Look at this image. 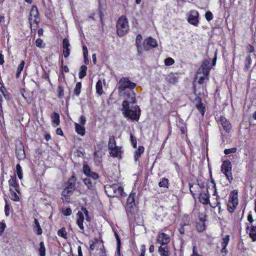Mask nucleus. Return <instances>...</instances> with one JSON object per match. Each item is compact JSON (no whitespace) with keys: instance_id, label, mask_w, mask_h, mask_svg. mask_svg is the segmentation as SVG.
<instances>
[{"instance_id":"14","label":"nucleus","mask_w":256,"mask_h":256,"mask_svg":"<svg viewBox=\"0 0 256 256\" xmlns=\"http://www.w3.org/2000/svg\"><path fill=\"white\" fill-rule=\"evenodd\" d=\"M198 70L200 73H202L204 76H208L210 70V62L207 60H204Z\"/></svg>"},{"instance_id":"62","label":"nucleus","mask_w":256,"mask_h":256,"mask_svg":"<svg viewBox=\"0 0 256 256\" xmlns=\"http://www.w3.org/2000/svg\"><path fill=\"white\" fill-rule=\"evenodd\" d=\"M146 246L144 244H142L140 246V256H144L146 252Z\"/></svg>"},{"instance_id":"9","label":"nucleus","mask_w":256,"mask_h":256,"mask_svg":"<svg viewBox=\"0 0 256 256\" xmlns=\"http://www.w3.org/2000/svg\"><path fill=\"white\" fill-rule=\"evenodd\" d=\"M98 15L102 24L103 23V17L106 9V0H98Z\"/></svg>"},{"instance_id":"21","label":"nucleus","mask_w":256,"mask_h":256,"mask_svg":"<svg viewBox=\"0 0 256 256\" xmlns=\"http://www.w3.org/2000/svg\"><path fill=\"white\" fill-rule=\"evenodd\" d=\"M78 218L76 220V224L78 225L80 228L82 230V232L84 233V226H83V222L84 220V216L82 212L78 211L76 214Z\"/></svg>"},{"instance_id":"51","label":"nucleus","mask_w":256,"mask_h":256,"mask_svg":"<svg viewBox=\"0 0 256 256\" xmlns=\"http://www.w3.org/2000/svg\"><path fill=\"white\" fill-rule=\"evenodd\" d=\"M36 46L40 48H44L46 44L40 38H38L36 41Z\"/></svg>"},{"instance_id":"17","label":"nucleus","mask_w":256,"mask_h":256,"mask_svg":"<svg viewBox=\"0 0 256 256\" xmlns=\"http://www.w3.org/2000/svg\"><path fill=\"white\" fill-rule=\"evenodd\" d=\"M246 230H250L249 236L252 238L253 242L256 241V226L251 224L250 226V224L248 223L246 224Z\"/></svg>"},{"instance_id":"2","label":"nucleus","mask_w":256,"mask_h":256,"mask_svg":"<svg viewBox=\"0 0 256 256\" xmlns=\"http://www.w3.org/2000/svg\"><path fill=\"white\" fill-rule=\"evenodd\" d=\"M136 193L131 192L126 200V210L128 218H132L138 210L136 204Z\"/></svg>"},{"instance_id":"53","label":"nucleus","mask_w":256,"mask_h":256,"mask_svg":"<svg viewBox=\"0 0 256 256\" xmlns=\"http://www.w3.org/2000/svg\"><path fill=\"white\" fill-rule=\"evenodd\" d=\"M237 150V148L234 147L230 148H226L224 150V154L228 155L230 154L235 153Z\"/></svg>"},{"instance_id":"11","label":"nucleus","mask_w":256,"mask_h":256,"mask_svg":"<svg viewBox=\"0 0 256 256\" xmlns=\"http://www.w3.org/2000/svg\"><path fill=\"white\" fill-rule=\"evenodd\" d=\"M10 190L13 192L16 190L18 194H20L19 186L16 182V176H11L8 180Z\"/></svg>"},{"instance_id":"41","label":"nucleus","mask_w":256,"mask_h":256,"mask_svg":"<svg viewBox=\"0 0 256 256\" xmlns=\"http://www.w3.org/2000/svg\"><path fill=\"white\" fill-rule=\"evenodd\" d=\"M74 190L72 189H68L67 187H66L62 192V196H65L66 195L71 196Z\"/></svg>"},{"instance_id":"6","label":"nucleus","mask_w":256,"mask_h":256,"mask_svg":"<svg viewBox=\"0 0 256 256\" xmlns=\"http://www.w3.org/2000/svg\"><path fill=\"white\" fill-rule=\"evenodd\" d=\"M119 186L117 184L106 185L104 186L105 192L110 198H114L118 196V191Z\"/></svg>"},{"instance_id":"49","label":"nucleus","mask_w":256,"mask_h":256,"mask_svg":"<svg viewBox=\"0 0 256 256\" xmlns=\"http://www.w3.org/2000/svg\"><path fill=\"white\" fill-rule=\"evenodd\" d=\"M16 173H17L18 178L20 180L22 179V168H21L20 164H18L16 165Z\"/></svg>"},{"instance_id":"59","label":"nucleus","mask_w":256,"mask_h":256,"mask_svg":"<svg viewBox=\"0 0 256 256\" xmlns=\"http://www.w3.org/2000/svg\"><path fill=\"white\" fill-rule=\"evenodd\" d=\"M63 54L65 58H66L69 56L70 54V49L69 47L66 48V49H63Z\"/></svg>"},{"instance_id":"26","label":"nucleus","mask_w":256,"mask_h":256,"mask_svg":"<svg viewBox=\"0 0 256 256\" xmlns=\"http://www.w3.org/2000/svg\"><path fill=\"white\" fill-rule=\"evenodd\" d=\"M74 126L76 133L82 136H84L86 133V130L84 126L80 125L78 123H75Z\"/></svg>"},{"instance_id":"8","label":"nucleus","mask_w":256,"mask_h":256,"mask_svg":"<svg viewBox=\"0 0 256 256\" xmlns=\"http://www.w3.org/2000/svg\"><path fill=\"white\" fill-rule=\"evenodd\" d=\"M143 47L144 51H148L152 48H156L158 46L156 40L150 36L146 38L142 42Z\"/></svg>"},{"instance_id":"50","label":"nucleus","mask_w":256,"mask_h":256,"mask_svg":"<svg viewBox=\"0 0 256 256\" xmlns=\"http://www.w3.org/2000/svg\"><path fill=\"white\" fill-rule=\"evenodd\" d=\"M174 63V60L172 58H168L164 60V64L166 66H170Z\"/></svg>"},{"instance_id":"55","label":"nucleus","mask_w":256,"mask_h":256,"mask_svg":"<svg viewBox=\"0 0 256 256\" xmlns=\"http://www.w3.org/2000/svg\"><path fill=\"white\" fill-rule=\"evenodd\" d=\"M118 193V195H120L122 197H126L127 196L126 193L124 192V188L122 186H119Z\"/></svg>"},{"instance_id":"18","label":"nucleus","mask_w":256,"mask_h":256,"mask_svg":"<svg viewBox=\"0 0 256 256\" xmlns=\"http://www.w3.org/2000/svg\"><path fill=\"white\" fill-rule=\"evenodd\" d=\"M34 248L38 256H46V249L44 242H40L38 245L34 246Z\"/></svg>"},{"instance_id":"23","label":"nucleus","mask_w":256,"mask_h":256,"mask_svg":"<svg viewBox=\"0 0 256 256\" xmlns=\"http://www.w3.org/2000/svg\"><path fill=\"white\" fill-rule=\"evenodd\" d=\"M84 183L87 186V188L92 190L94 191L96 190L95 182H93L92 180L88 179V178H84L82 180Z\"/></svg>"},{"instance_id":"35","label":"nucleus","mask_w":256,"mask_h":256,"mask_svg":"<svg viewBox=\"0 0 256 256\" xmlns=\"http://www.w3.org/2000/svg\"><path fill=\"white\" fill-rule=\"evenodd\" d=\"M82 172L86 176L92 172L90 168L86 162L83 164Z\"/></svg>"},{"instance_id":"20","label":"nucleus","mask_w":256,"mask_h":256,"mask_svg":"<svg viewBox=\"0 0 256 256\" xmlns=\"http://www.w3.org/2000/svg\"><path fill=\"white\" fill-rule=\"evenodd\" d=\"M76 178L74 172L72 175L68 178L66 186L68 189H72V190H76Z\"/></svg>"},{"instance_id":"39","label":"nucleus","mask_w":256,"mask_h":256,"mask_svg":"<svg viewBox=\"0 0 256 256\" xmlns=\"http://www.w3.org/2000/svg\"><path fill=\"white\" fill-rule=\"evenodd\" d=\"M196 227L197 231L199 232H203L206 228V224L200 222H196Z\"/></svg>"},{"instance_id":"1","label":"nucleus","mask_w":256,"mask_h":256,"mask_svg":"<svg viewBox=\"0 0 256 256\" xmlns=\"http://www.w3.org/2000/svg\"><path fill=\"white\" fill-rule=\"evenodd\" d=\"M128 100H124L122 103V111L124 116L126 118H130L134 120L138 121L140 116L141 110L138 106L136 105L133 107L134 110L130 108V104H136V94L134 90L128 91L125 92Z\"/></svg>"},{"instance_id":"4","label":"nucleus","mask_w":256,"mask_h":256,"mask_svg":"<svg viewBox=\"0 0 256 256\" xmlns=\"http://www.w3.org/2000/svg\"><path fill=\"white\" fill-rule=\"evenodd\" d=\"M221 172L225 175L229 182L231 184L233 180L232 172V166L230 160H225L221 166Z\"/></svg>"},{"instance_id":"36","label":"nucleus","mask_w":256,"mask_h":256,"mask_svg":"<svg viewBox=\"0 0 256 256\" xmlns=\"http://www.w3.org/2000/svg\"><path fill=\"white\" fill-rule=\"evenodd\" d=\"M116 142L114 137L113 136H110L108 142V149L110 150H112L114 147H116Z\"/></svg>"},{"instance_id":"38","label":"nucleus","mask_w":256,"mask_h":256,"mask_svg":"<svg viewBox=\"0 0 256 256\" xmlns=\"http://www.w3.org/2000/svg\"><path fill=\"white\" fill-rule=\"evenodd\" d=\"M82 88V83L80 82H78L76 84V87L74 89V94L78 96L80 93V90Z\"/></svg>"},{"instance_id":"46","label":"nucleus","mask_w":256,"mask_h":256,"mask_svg":"<svg viewBox=\"0 0 256 256\" xmlns=\"http://www.w3.org/2000/svg\"><path fill=\"white\" fill-rule=\"evenodd\" d=\"M18 193L16 191L14 190L11 192L10 198L12 200L15 202H18L20 200V198L18 196Z\"/></svg>"},{"instance_id":"64","label":"nucleus","mask_w":256,"mask_h":256,"mask_svg":"<svg viewBox=\"0 0 256 256\" xmlns=\"http://www.w3.org/2000/svg\"><path fill=\"white\" fill-rule=\"evenodd\" d=\"M191 256H201L197 252V248L196 246H192V254Z\"/></svg>"},{"instance_id":"42","label":"nucleus","mask_w":256,"mask_h":256,"mask_svg":"<svg viewBox=\"0 0 256 256\" xmlns=\"http://www.w3.org/2000/svg\"><path fill=\"white\" fill-rule=\"evenodd\" d=\"M142 42L143 41L142 35L140 34H138L136 40V47L140 48V46H142Z\"/></svg>"},{"instance_id":"52","label":"nucleus","mask_w":256,"mask_h":256,"mask_svg":"<svg viewBox=\"0 0 256 256\" xmlns=\"http://www.w3.org/2000/svg\"><path fill=\"white\" fill-rule=\"evenodd\" d=\"M230 236L229 235H226L224 238H222V246H227L230 240Z\"/></svg>"},{"instance_id":"3","label":"nucleus","mask_w":256,"mask_h":256,"mask_svg":"<svg viewBox=\"0 0 256 256\" xmlns=\"http://www.w3.org/2000/svg\"><path fill=\"white\" fill-rule=\"evenodd\" d=\"M136 86V83L132 82L128 78L123 77L119 80L118 90L119 92H122L126 88L130 89V90H132Z\"/></svg>"},{"instance_id":"31","label":"nucleus","mask_w":256,"mask_h":256,"mask_svg":"<svg viewBox=\"0 0 256 256\" xmlns=\"http://www.w3.org/2000/svg\"><path fill=\"white\" fill-rule=\"evenodd\" d=\"M96 92L98 96H101L103 92L102 82L100 80H98L96 84Z\"/></svg>"},{"instance_id":"12","label":"nucleus","mask_w":256,"mask_h":256,"mask_svg":"<svg viewBox=\"0 0 256 256\" xmlns=\"http://www.w3.org/2000/svg\"><path fill=\"white\" fill-rule=\"evenodd\" d=\"M198 200L200 202L204 204H210L211 206V204L210 201V194L208 190V188H207L205 192H200V194Z\"/></svg>"},{"instance_id":"29","label":"nucleus","mask_w":256,"mask_h":256,"mask_svg":"<svg viewBox=\"0 0 256 256\" xmlns=\"http://www.w3.org/2000/svg\"><path fill=\"white\" fill-rule=\"evenodd\" d=\"M87 66L86 65H82L80 67L78 72L80 78L82 79L86 74Z\"/></svg>"},{"instance_id":"60","label":"nucleus","mask_w":256,"mask_h":256,"mask_svg":"<svg viewBox=\"0 0 256 256\" xmlns=\"http://www.w3.org/2000/svg\"><path fill=\"white\" fill-rule=\"evenodd\" d=\"M236 208H234V206L232 205V204H230L228 203L227 205V208H228V210L229 212L230 213H232L234 212V210Z\"/></svg>"},{"instance_id":"24","label":"nucleus","mask_w":256,"mask_h":256,"mask_svg":"<svg viewBox=\"0 0 256 256\" xmlns=\"http://www.w3.org/2000/svg\"><path fill=\"white\" fill-rule=\"evenodd\" d=\"M144 148L143 146H140L134 152V159L135 161H138L141 155L144 153Z\"/></svg>"},{"instance_id":"43","label":"nucleus","mask_w":256,"mask_h":256,"mask_svg":"<svg viewBox=\"0 0 256 256\" xmlns=\"http://www.w3.org/2000/svg\"><path fill=\"white\" fill-rule=\"evenodd\" d=\"M194 88V95L196 96V97L195 98L194 102L196 103V104H201L202 103V98L200 96H197V94L196 93V88L195 86H193Z\"/></svg>"},{"instance_id":"54","label":"nucleus","mask_w":256,"mask_h":256,"mask_svg":"<svg viewBox=\"0 0 256 256\" xmlns=\"http://www.w3.org/2000/svg\"><path fill=\"white\" fill-rule=\"evenodd\" d=\"M70 46V44L69 43L68 40L66 38L63 39V40H62L63 49H66V48H68Z\"/></svg>"},{"instance_id":"7","label":"nucleus","mask_w":256,"mask_h":256,"mask_svg":"<svg viewBox=\"0 0 256 256\" xmlns=\"http://www.w3.org/2000/svg\"><path fill=\"white\" fill-rule=\"evenodd\" d=\"M16 154L19 160H24L26 157L24 146L20 140L16 142Z\"/></svg>"},{"instance_id":"63","label":"nucleus","mask_w":256,"mask_h":256,"mask_svg":"<svg viewBox=\"0 0 256 256\" xmlns=\"http://www.w3.org/2000/svg\"><path fill=\"white\" fill-rule=\"evenodd\" d=\"M80 124L84 126L86 123V118L84 116H81L80 118Z\"/></svg>"},{"instance_id":"30","label":"nucleus","mask_w":256,"mask_h":256,"mask_svg":"<svg viewBox=\"0 0 256 256\" xmlns=\"http://www.w3.org/2000/svg\"><path fill=\"white\" fill-rule=\"evenodd\" d=\"M177 126L180 128L182 134H184L186 132L187 128L186 126V124L184 123V121L180 119L179 120L178 124Z\"/></svg>"},{"instance_id":"32","label":"nucleus","mask_w":256,"mask_h":256,"mask_svg":"<svg viewBox=\"0 0 256 256\" xmlns=\"http://www.w3.org/2000/svg\"><path fill=\"white\" fill-rule=\"evenodd\" d=\"M252 58L250 56H248L244 60V70L247 71L250 68V65L252 64Z\"/></svg>"},{"instance_id":"10","label":"nucleus","mask_w":256,"mask_h":256,"mask_svg":"<svg viewBox=\"0 0 256 256\" xmlns=\"http://www.w3.org/2000/svg\"><path fill=\"white\" fill-rule=\"evenodd\" d=\"M156 240L157 243L160 244V246H162L168 244L170 242V238L168 234L162 232L158 234Z\"/></svg>"},{"instance_id":"58","label":"nucleus","mask_w":256,"mask_h":256,"mask_svg":"<svg viewBox=\"0 0 256 256\" xmlns=\"http://www.w3.org/2000/svg\"><path fill=\"white\" fill-rule=\"evenodd\" d=\"M114 151V153H112V152H110V155L114 157H117L118 155V153L120 152V150L118 149V148L116 146V147H114V149L112 150Z\"/></svg>"},{"instance_id":"47","label":"nucleus","mask_w":256,"mask_h":256,"mask_svg":"<svg viewBox=\"0 0 256 256\" xmlns=\"http://www.w3.org/2000/svg\"><path fill=\"white\" fill-rule=\"evenodd\" d=\"M130 139L132 146L134 148H136L137 146L136 138L132 133L130 134Z\"/></svg>"},{"instance_id":"40","label":"nucleus","mask_w":256,"mask_h":256,"mask_svg":"<svg viewBox=\"0 0 256 256\" xmlns=\"http://www.w3.org/2000/svg\"><path fill=\"white\" fill-rule=\"evenodd\" d=\"M58 235L64 238H67V232H66V228L64 227L62 228L60 230L58 231Z\"/></svg>"},{"instance_id":"28","label":"nucleus","mask_w":256,"mask_h":256,"mask_svg":"<svg viewBox=\"0 0 256 256\" xmlns=\"http://www.w3.org/2000/svg\"><path fill=\"white\" fill-rule=\"evenodd\" d=\"M38 8L36 6H33V15H34V17L35 18L33 24L34 23L36 25H38L40 22V18L38 17Z\"/></svg>"},{"instance_id":"57","label":"nucleus","mask_w":256,"mask_h":256,"mask_svg":"<svg viewBox=\"0 0 256 256\" xmlns=\"http://www.w3.org/2000/svg\"><path fill=\"white\" fill-rule=\"evenodd\" d=\"M246 50L248 52L252 53L254 52V45H252L250 44H248L246 48Z\"/></svg>"},{"instance_id":"25","label":"nucleus","mask_w":256,"mask_h":256,"mask_svg":"<svg viewBox=\"0 0 256 256\" xmlns=\"http://www.w3.org/2000/svg\"><path fill=\"white\" fill-rule=\"evenodd\" d=\"M52 122L54 126L56 127L60 125V115L58 113L54 112L53 115L51 116Z\"/></svg>"},{"instance_id":"45","label":"nucleus","mask_w":256,"mask_h":256,"mask_svg":"<svg viewBox=\"0 0 256 256\" xmlns=\"http://www.w3.org/2000/svg\"><path fill=\"white\" fill-rule=\"evenodd\" d=\"M24 61H22L19 66H18L16 73V77L17 78H18L20 76V74L24 68Z\"/></svg>"},{"instance_id":"56","label":"nucleus","mask_w":256,"mask_h":256,"mask_svg":"<svg viewBox=\"0 0 256 256\" xmlns=\"http://www.w3.org/2000/svg\"><path fill=\"white\" fill-rule=\"evenodd\" d=\"M205 16H206V20L208 22H210L213 18V14L210 11L206 12Z\"/></svg>"},{"instance_id":"48","label":"nucleus","mask_w":256,"mask_h":256,"mask_svg":"<svg viewBox=\"0 0 256 256\" xmlns=\"http://www.w3.org/2000/svg\"><path fill=\"white\" fill-rule=\"evenodd\" d=\"M62 213L65 216H70L72 214V211L70 208H62Z\"/></svg>"},{"instance_id":"16","label":"nucleus","mask_w":256,"mask_h":256,"mask_svg":"<svg viewBox=\"0 0 256 256\" xmlns=\"http://www.w3.org/2000/svg\"><path fill=\"white\" fill-rule=\"evenodd\" d=\"M218 120H219L220 122V124L222 125L226 132H229L231 128V125L230 122L227 120V119L224 116H221L218 118V120H217V121Z\"/></svg>"},{"instance_id":"22","label":"nucleus","mask_w":256,"mask_h":256,"mask_svg":"<svg viewBox=\"0 0 256 256\" xmlns=\"http://www.w3.org/2000/svg\"><path fill=\"white\" fill-rule=\"evenodd\" d=\"M158 252L161 256H170L171 253L170 252V248L168 244L160 246L158 248Z\"/></svg>"},{"instance_id":"44","label":"nucleus","mask_w":256,"mask_h":256,"mask_svg":"<svg viewBox=\"0 0 256 256\" xmlns=\"http://www.w3.org/2000/svg\"><path fill=\"white\" fill-rule=\"evenodd\" d=\"M58 97L59 98H62L64 96V87L62 86H58Z\"/></svg>"},{"instance_id":"34","label":"nucleus","mask_w":256,"mask_h":256,"mask_svg":"<svg viewBox=\"0 0 256 256\" xmlns=\"http://www.w3.org/2000/svg\"><path fill=\"white\" fill-rule=\"evenodd\" d=\"M196 108L198 110L201 114L204 116L205 112V104L202 102L201 104H196Z\"/></svg>"},{"instance_id":"61","label":"nucleus","mask_w":256,"mask_h":256,"mask_svg":"<svg viewBox=\"0 0 256 256\" xmlns=\"http://www.w3.org/2000/svg\"><path fill=\"white\" fill-rule=\"evenodd\" d=\"M256 33H254V34H252L250 36V44L254 46L256 44Z\"/></svg>"},{"instance_id":"19","label":"nucleus","mask_w":256,"mask_h":256,"mask_svg":"<svg viewBox=\"0 0 256 256\" xmlns=\"http://www.w3.org/2000/svg\"><path fill=\"white\" fill-rule=\"evenodd\" d=\"M198 13L197 11L194 10L192 12V14L189 16L188 18V22L196 26L198 20Z\"/></svg>"},{"instance_id":"15","label":"nucleus","mask_w":256,"mask_h":256,"mask_svg":"<svg viewBox=\"0 0 256 256\" xmlns=\"http://www.w3.org/2000/svg\"><path fill=\"white\" fill-rule=\"evenodd\" d=\"M178 74L177 73H170L166 75L165 80L170 84H175L178 81Z\"/></svg>"},{"instance_id":"33","label":"nucleus","mask_w":256,"mask_h":256,"mask_svg":"<svg viewBox=\"0 0 256 256\" xmlns=\"http://www.w3.org/2000/svg\"><path fill=\"white\" fill-rule=\"evenodd\" d=\"M168 184H169V180L168 178H163L162 179H160V182H158V186L160 187H162V188H168Z\"/></svg>"},{"instance_id":"5","label":"nucleus","mask_w":256,"mask_h":256,"mask_svg":"<svg viewBox=\"0 0 256 256\" xmlns=\"http://www.w3.org/2000/svg\"><path fill=\"white\" fill-rule=\"evenodd\" d=\"M128 22L126 16H122L118 20L116 27V32H127L128 29Z\"/></svg>"},{"instance_id":"37","label":"nucleus","mask_w":256,"mask_h":256,"mask_svg":"<svg viewBox=\"0 0 256 256\" xmlns=\"http://www.w3.org/2000/svg\"><path fill=\"white\" fill-rule=\"evenodd\" d=\"M86 176V178H88L90 180L92 179L94 180H96L99 178L98 174L92 171L89 174H88Z\"/></svg>"},{"instance_id":"27","label":"nucleus","mask_w":256,"mask_h":256,"mask_svg":"<svg viewBox=\"0 0 256 256\" xmlns=\"http://www.w3.org/2000/svg\"><path fill=\"white\" fill-rule=\"evenodd\" d=\"M34 222L35 224V226L34 228V232L38 235L42 234V230L38 220L36 218H34Z\"/></svg>"},{"instance_id":"13","label":"nucleus","mask_w":256,"mask_h":256,"mask_svg":"<svg viewBox=\"0 0 256 256\" xmlns=\"http://www.w3.org/2000/svg\"><path fill=\"white\" fill-rule=\"evenodd\" d=\"M238 192L237 190H233L230 194L228 203H230L234 208H236L238 204Z\"/></svg>"}]
</instances>
